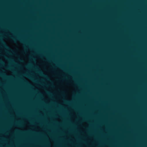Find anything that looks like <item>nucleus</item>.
I'll return each mask as SVG.
<instances>
[{"label": "nucleus", "mask_w": 147, "mask_h": 147, "mask_svg": "<svg viewBox=\"0 0 147 147\" xmlns=\"http://www.w3.org/2000/svg\"><path fill=\"white\" fill-rule=\"evenodd\" d=\"M2 44L3 45V46L4 47H5V48H6V49H9V47H8V46H7L6 45V43H5V42L3 41H2Z\"/></svg>", "instance_id": "nucleus-1"}, {"label": "nucleus", "mask_w": 147, "mask_h": 147, "mask_svg": "<svg viewBox=\"0 0 147 147\" xmlns=\"http://www.w3.org/2000/svg\"><path fill=\"white\" fill-rule=\"evenodd\" d=\"M11 38H12L13 40L14 41V42H16V39L15 38H12V37H11Z\"/></svg>", "instance_id": "nucleus-2"}, {"label": "nucleus", "mask_w": 147, "mask_h": 147, "mask_svg": "<svg viewBox=\"0 0 147 147\" xmlns=\"http://www.w3.org/2000/svg\"><path fill=\"white\" fill-rule=\"evenodd\" d=\"M18 40H20V41H21V42H23V41H22V40H21L20 38H18Z\"/></svg>", "instance_id": "nucleus-3"}, {"label": "nucleus", "mask_w": 147, "mask_h": 147, "mask_svg": "<svg viewBox=\"0 0 147 147\" xmlns=\"http://www.w3.org/2000/svg\"><path fill=\"white\" fill-rule=\"evenodd\" d=\"M40 74L41 75H43V74H42V72H40Z\"/></svg>", "instance_id": "nucleus-4"}]
</instances>
